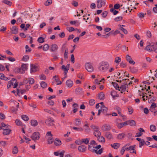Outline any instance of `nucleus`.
I'll return each mask as SVG.
<instances>
[{
	"mask_svg": "<svg viewBox=\"0 0 157 157\" xmlns=\"http://www.w3.org/2000/svg\"><path fill=\"white\" fill-rule=\"evenodd\" d=\"M120 27V28L121 30H122L124 33L125 34H127L128 33V32L127 30L125 29L124 28L121 27V25H119Z\"/></svg>",
	"mask_w": 157,
	"mask_h": 157,
	"instance_id": "09e8293b",
	"label": "nucleus"
},
{
	"mask_svg": "<svg viewBox=\"0 0 157 157\" xmlns=\"http://www.w3.org/2000/svg\"><path fill=\"white\" fill-rule=\"evenodd\" d=\"M108 109L107 107H105L104 105H102L101 107V108L99 110L101 112L104 113H106Z\"/></svg>",
	"mask_w": 157,
	"mask_h": 157,
	"instance_id": "a878e982",
	"label": "nucleus"
},
{
	"mask_svg": "<svg viewBox=\"0 0 157 157\" xmlns=\"http://www.w3.org/2000/svg\"><path fill=\"white\" fill-rule=\"evenodd\" d=\"M102 129L104 131L109 130L110 128V126L108 124H105L102 126Z\"/></svg>",
	"mask_w": 157,
	"mask_h": 157,
	"instance_id": "2eb2a0df",
	"label": "nucleus"
},
{
	"mask_svg": "<svg viewBox=\"0 0 157 157\" xmlns=\"http://www.w3.org/2000/svg\"><path fill=\"white\" fill-rule=\"evenodd\" d=\"M121 58L119 57H116L114 59V62L115 63L119 64V63L121 62Z\"/></svg>",
	"mask_w": 157,
	"mask_h": 157,
	"instance_id": "7c9ffc66",
	"label": "nucleus"
},
{
	"mask_svg": "<svg viewBox=\"0 0 157 157\" xmlns=\"http://www.w3.org/2000/svg\"><path fill=\"white\" fill-rule=\"evenodd\" d=\"M31 124L32 126L35 127L37 125L38 123L36 120H33L31 121Z\"/></svg>",
	"mask_w": 157,
	"mask_h": 157,
	"instance_id": "5701e85b",
	"label": "nucleus"
},
{
	"mask_svg": "<svg viewBox=\"0 0 157 157\" xmlns=\"http://www.w3.org/2000/svg\"><path fill=\"white\" fill-rule=\"evenodd\" d=\"M28 67V64H22L21 67L16 68L14 71L16 72L23 74L25 73V71L27 70Z\"/></svg>",
	"mask_w": 157,
	"mask_h": 157,
	"instance_id": "f03ea898",
	"label": "nucleus"
},
{
	"mask_svg": "<svg viewBox=\"0 0 157 157\" xmlns=\"http://www.w3.org/2000/svg\"><path fill=\"white\" fill-rule=\"evenodd\" d=\"M98 98L101 100H103L105 98V95L102 92L100 93L98 95Z\"/></svg>",
	"mask_w": 157,
	"mask_h": 157,
	"instance_id": "6ab92c4d",
	"label": "nucleus"
},
{
	"mask_svg": "<svg viewBox=\"0 0 157 157\" xmlns=\"http://www.w3.org/2000/svg\"><path fill=\"white\" fill-rule=\"evenodd\" d=\"M47 140L48 143V144H51L54 141V140L52 137V136H49L46 138Z\"/></svg>",
	"mask_w": 157,
	"mask_h": 157,
	"instance_id": "412c9836",
	"label": "nucleus"
},
{
	"mask_svg": "<svg viewBox=\"0 0 157 157\" xmlns=\"http://www.w3.org/2000/svg\"><path fill=\"white\" fill-rule=\"evenodd\" d=\"M25 48L26 52H30L31 51V48H29L28 45H26Z\"/></svg>",
	"mask_w": 157,
	"mask_h": 157,
	"instance_id": "338daca9",
	"label": "nucleus"
},
{
	"mask_svg": "<svg viewBox=\"0 0 157 157\" xmlns=\"http://www.w3.org/2000/svg\"><path fill=\"white\" fill-rule=\"evenodd\" d=\"M72 128L73 129L76 130L77 131L82 132L83 130V128L81 127H72Z\"/></svg>",
	"mask_w": 157,
	"mask_h": 157,
	"instance_id": "37998d69",
	"label": "nucleus"
},
{
	"mask_svg": "<svg viewBox=\"0 0 157 157\" xmlns=\"http://www.w3.org/2000/svg\"><path fill=\"white\" fill-rule=\"evenodd\" d=\"M11 33L14 34H16L18 33V29L15 26H13L11 28Z\"/></svg>",
	"mask_w": 157,
	"mask_h": 157,
	"instance_id": "ddd939ff",
	"label": "nucleus"
},
{
	"mask_svg": "<svg viewBox=\"0 0 157 157\" xmlns=\"http://www.w3.org/2000/svg\"><path fill=\"white\" fill-rule=\"evenodd\" d=\"M18 152V149L17 147L15 146L13 150V153L14 154H16Z\"/></svg>",
	"mask_w": 157,
	"mask_h": 157,
	"instance_id": "de8ad7c7",
	"label": "nucleus"
},
{
	"mask_svg": "<svg viewBox=\"0 0 157 157\" xmlns=\"http://www.w3.org/2000/svg\"><path fill=\"white\" fill-rule=\"evenodd\" d=\"M120 144L119 143H114L113 144H111V146L114 149H117L120 146Z\"/></svg>",
	"mask_w": 157,
	"mask_h": 157,
	"instance_id": "393cba45",
	"label": "nucleus"
},
{
	"mask_svg": "<svg viewBox=\"0 0 157 157\" xmlns=\"http://www.w3.org/2000/svg\"><path fill=\"white\" fill-rule=\"evenodd\" d=\"M6 142L3 141H0V145H1L2 146L4 147L6 144Z\"/></svg>",
	"mask_w": 157,
	"mask_h": 157,
	"instance_id": "13d9d810",
	"label": "nucleus"
},
{
	"mask_svg": "<svg viewBox=\"0 0 157 157\" xmlns=\"http://www.w3.org/2000/svg\"><path fill=\"white\" fill-rule=\"evenodd\" d=\"M125 59L126 60L128 61L129 63L134 65L135 63V62H134L132 59L131 57L128 55L127 54L126 55L125 57Z\"/></svg>",
	"mask_w": 157,
	"mask_h": 157,
	"instance_id": "6e6552de",
	"label": "nucleus"
},
{
	"mask_svg": "<svg viewBox=\"0 0 157 157\" xmlns=\"http://www.w3.org/2000/svg\"><path fill=\"white\" fill-rule=\"evenodd\" d=\"M95 103V101L93 99H90V100L89 104L91 105H93Z\"/></svg>",
	"mask_w": 157,
	"mask_h": 157,
	"instance_id": "774afa93",
	"label": "nucleus"
},
{
	"mask_svg": "<svg viewBox=\"0 0 157 157\" xmlns=\"http://www.w3.org/2000/svg\"><path fill=\"white\" fill-rule=\"evenodd\" d=\"M96 144V143L95 141L94 140H91L89 144V145L90 146H95V145Z\"/></svg>",
	"mask_w": 157,
	"mask_h": 157,
	"instance_id": "bf43d9fd",
	"label": "nucleus"
},
{
	"mask_svg": "<svg viewBox=\"0 0 157 157\" xmlns=\"http://www.w3.org/2000/svg\"><path fill=\"white\" fill-rule=\"evenodd\" d=\"M21 117L22 119L25 121H28L29 120V117L26 115H22Z\"/></svg>",
	"mask_w": 157,
	"mask_h": 157,
	"instance_id": "58836bf2",
	"label": "nucleus"
},
{
	"mask_svg": "<svg viewBox=\"0 0 157 157\" xmlns=\"http://www.w3.org/2000/svg\"><path fill=\"white\" fill-rule=\"evenodd\" d=\"M70 23L72 25H75L76 26H78L79 25V23H78L77 21H71Z\"/></svg>",
	"mask_w": 157,
	"mask_h": 157,
	"instance_id": "473e14b6",
	"label": "nucleus"
},
{
	"mask_svg": "<svg viewBox=\"0 0 157 157\" xmlns=\"http://www.w3.org/2000/svg\"><path fill=\"white\" fill-rule=\"evenodd\" d=\"M97 6L98 8H100L102 6H104L105 4L104 0H98L97 1Z\"/></svg>",
	"mask_w": 157,
	"mask_h": 157,
	"instance_id": "0eeeda50",
	"label": "nucleus"
},
{
	"mask_svg": "<svg viewBox=\"0 0 157 157\" xmlns=\"http://www.w3.org/2000/svg\"><path fill=\"white\" fill-rule=\"evenodd\" d=\"M150 130L152 132H155L156 129V126L154 125H151L150 126Z\"/></svg>",
	"mask_w": 157,
	"mask_h": 157,
	"instance_id": "c03bdc74",
	"label": "nucleus"
},
{
	"mask_svg": "<svg viewBox=\"0 0 157 157\" xmlns=\"http://www.w3.org/2000/svg\"><path fill=\"white\" fill-rule=\"evenodd\" d=\"M95 149V146H90L89 145L88 149L90 151L94 152V151Z\"/></svg>",
	"mask_w": 157,
	"mask_h": 157,
	"instance_id": "4d7b16f0",
	"label": "nucleus"
},
{
	"mask_svg": "<svg viewBox=\"0 0 157 157\" xmlns=\"http://www.w3.org/2000/svg\"><path fill=\"white\" fill-rule=\"evenodd\" d=\"M6 29L7 28L6 27L2 26L0 29V32H4L6 30Z\"/></svg>",
	"mask_w": 157,
	"mask_h": 157,
	"instance_id": "69168bd1",
	"label": "nucleus"
},
{
	"mask_svg": "<svg viewBox=\"0 0 157 157\" xmlns=\"http://www.w3.org/2000/svg\"><path fill=\"white\" fill-rule=\"evenodd\" d=\"M15 123L17 126H21L22 125V122L19 119H17L15 120Z\"/></svg>",
	"mask_w": 157,
	"mask_h": 157,
	"instance_id": "79ce46f5",
	"label": "nucleus"
},
{
	"mask_svg": "<svg viewBox=\"0 0 157 157\" xmlns=\"http://www.w3.org/2000/svg\"><path fill=\"white\" fill-rule=\"evenodd\" d=\"M40 86L42 88H44L47 87V84L45 82L42 81L40 83Z\"/></svg>",
	"mask_w": 157,
	"mask_h": 157,
	"instance_id": "a18cd8bd",
	"label": "nucleus"
},
{
	"mask_svg": "<svg viewBox=\"0 0 157 157\" xmlns=\"http://www.w3.org/2000/svg\"><path fill=\"white\" fill-rule=\"evenodd\" d=\"M128 124L132 126H134L136 125L135 121L133 120L128 121Z\"/></svg>",
	"mask_w": 157,
	"mask_h": 157,
	"instance_id": "bb28decb",
	"label": "nucleus"
},
{
	"mask_svg": "<svg viewBox=\"0 0 157 157\" xmlns=\"http://www.w3.org/2000/svg\"><path fill=\"white\" fill-rule=\"evenodd\" d=\"M112 83L116 90H118L119 91L120 90L119 89V87L118 86V85L117 83L114 82H112Z\"/></svg>",
	"mask_w": 157,
	"mask_h": 157,
	"instance_id": "72a5a7b5",
	"label": "nucleus"
},
{
	"mask_svg": "<svg viewBox=\"0 0 157 157\" xmlns=\"http://www.w3.org/2000/svg\"><path fill=\"white\" fill-rule=\"evenodd\" d=\"M58 46L56 44H52L50 47V50L52 52H56L58 49Z\"/></svg>",
	"mask_w": 157,
	"mask_h": 157,
	"instance_id": "9b49d317",
	"label": "nucleus"
},
{
	"mask_svg": "<svg viewBox=\"0 0 157 157\" xmlns=\"http://www.w3.org/2000/svg\"><path fill=\"white\" fill-rule=\"evenodd\" d=\"M29 59V56L27 55H25L22 58V60L24 61H26Z\"/></svg>",
	"mask_w": 157,
	"mask_h": 157,
	"instance_id": "680f3d73",
	"label": "nucleus"
},
{
	"mask_svg": "<svg viewBox=\"0 0 157 157\" xmlns=\"http://www.w3.org/2000/svg\"><path fill=\"white\" fill-rule=\"evenodd\" d=\"M10 127L6 128H3V134L5 135H9L11 131V130L10 129Z\"/></svg>",
	"mask_w": 157,
	"mask_h": 157,
	"instance_id": "9d476101",
	"label": "nucleus"
},
{
	"mask_svg": "<svg viewBox=\"0 0 157 157\" xmlns=\"http://www.w3.org/2000/svg\"><path fill=\"white\" fill-rule=\"evenodd\" d=\"M44 39L42 37H39L38 40L37 41L40 43H43L44 42Z\"/></svg>",
	"mask_w": 157,
	"mask_h": 157,
	"instance_id": "864d4df0",
	"label": "nucleus"
},
{
	"mask_svg": "<svg viewBox=\"0 0 157 157\" xmlns=\"http://www.w3.org/2000/svg\"><path fill=\"white\" fill-rule=\"evenodd\" d=\"M54 122V120L52 117H48L45 121V123L48 126H54L55 125Z\"/></svg>",
	"mask_w": 157,
	"mask_h": 157,
	"instance_id": "20e7f679",
	"label": "nucleus"
},
{
	"mask_svg": "<svg viewBox=\"0 0 157 157\" xmlns=\"http://www.w3.org/2000/svg\"><path fill=\"white\" fill-rule=\"evenodd\" d=\"M26 81H27V82H29V83L30 84H33L35 82L34 79L31 78H29L26 80H24V82L26 83Z\"/></svg>",
	"mask_w": 157,
	"mask_h": 157,
	"instance_id": "f8f14e48",
	"label": "nucleus"
},
{
	"mask_svg": "<svg viewBox=\"0 0 157 157\" xmlns=\"http://www.w3.org/2000/svg\"><path fill=\"white\" fill-rule=\"evenodd\" d=\"M75 143L78 145L81 144H82V139L76 140L75 141Z\"/></svg>",
	"mask_w": 157,
	"mask_h": 157,
	"instance_id": "e2e57ef3",
	"label": "nucleus"
},
{
	"mask_svg": "<svg viewBox=\"0 0 157 157\" xmlns=\"http://www.w3.org/2000/svg\"><path fill=\"white\" fill-rule=\"evenodd\" d=\"M70 61L72 63L74 64L75 62V58L73 54H72L71 55V57L70 58Z\"/></svg>",
	"mask_w": 157,
	"mask_h": 157,
	"instance_id": "49530a36",
	"label": "nucleus"
},
{
	"mask_svg": "<svg viewBox=\"0 0 157 157\" xmlns=\"http://www.w3.org/2000/svg\"><path fill=\"white\" fill-rule=\"evenodd\" d=\"M156 107V105L155 103H152L150 107L149 110L151 112H153L155 110V108Z\"/></svg>",
	"mask_w": 157,
	"mask_h": 157,
	"instance_id": "aec40b11",
	"label": "nucleus"
},
{
	"mask_svg": "<svg viewBox=\"0 0 157 157\" xmlns=\"http://www.w3.org/2000/svg\"><path fill=\"white\" fill-rule=\"evenodd\" d=\"M128 86V85L127 83H125V85H122L120 87V89H121L120 91H125L126 90V88ZM121 93H122V92H121Z\"/></svg>",
	"mask_w": 157,
	"mask_h": 157,
	"instance_id": "4be33fe9",
	"label": "nucleus"
},
{
	"mask_svg": "<svg viewBox=\"0 0 157 157\" xmlns=\"http://www.w3.org/2000/svg\"><path fill=\"white\" fill-rule=\"evenodd\" d=\"M82 139V144L84 143L86 144H87L89 142V138H86Z\"/></svg>",
	"mask_w": 157,
	"mask_h": 157,
	"instance_id": "f704fd0d",
	"label": "nucleus"
},
{
	"mask_svg": "<svg viewBox=\"0 0 157 157\" xmlns=\"http://www.w3.org/2000/svg\"><path fill=\"white\" fill-rule=\"evenodd\" d=\"M130 69L131 72L132 73H135L137 71V69L136 68V67H130Z\"/></svg>",
	"mask_w": 157,
	"mask_h": 157,
	"instance_id": "ea45409f",
	"label": "nucleus"
},
{
	"mask_svg": "<svg viewBox=\"0 0 157 157\" xmlns=\"http://www.w3.org/2000/svg\"><path fill=\"white\" fill-rule=\"evenodd\" d=\"M38 70V66L36 64H32L30 65V73H34Z\"/></svg>",
	"mask_w": 157,
	"mask_h": 157,
	"instance_id": "39448f33",
	"label": "nucleus"
},
{
	"mask_svg": "<svg viewBox=\"0 0 157 157\" xmlns=\"http://www.w3.org/2000/svg\"><path fill=\"white\" fill-rule=\"evenodd\" d=\"M114 9H113V8H112L110 9V11L111 12L113 13V14L114 15H115L118 13L119 12L118 11L115 10Z\"/></svg>",
	"mask_w": 157,
	"mask_h": 157,
	"instance_id": "3c124183",
	"label": "nucleus"
},
{
	"mask_svg": "<svg viewBox=\"0 0 157 157\" xmlns=\"http://www.w3.org/2000/svg\"><path fill=\"white\" fill-rule=\"evenodd\" d=\"M144 49L145 50L149 52H152L153 51L151 47L149 45L147 46Z\"/></svg>",
	"mask_w": 157,
	"mask_h": 157,
	"instance_id": "cd10ccee",
	"label": "nucleus"
},
{
	"mask_svg": "<svg viewBox=\"0 0 157 157\" xmlns=\"http://www.w3.org/2000/svg\"><path fill=\"white\" fill-rule=\"evenodd\" d=\"M111 95L114 99H115V98L118 97V95L114 91H112L111 93Z\"/></svg>",
	"mask_w": 157,
	"mask_h": 157,
	"instance_id": "b1692460",
	"label": "nucleus"
},
{
	"mask_svg": "<svg viewBox=\"0 0 157 157\" xmlns=\"http://www.w3.org/2000/svg\"><path fill=\"white\" fill-rule=\"evenodd\" d=\"M109 66V64L108 62L103 61L99 63L98 68L100 71L105 72L108 71Z\"/></svg>",
	"mask_w": 157,
	"mask_h": 157,
	"instance_id": "f257e3e1",
	"label": "nucleus"
},
{
	"mask_svg": "<svg viewBox=\"0 0 157 157\" xmlns=\"http://www.w3.org/2000/svg\"><path fill=\"white\" fill-rule=\"evenodd\" d=\"M40 137V135L39 132H34L31 136L32 139L34 141L38 140Z\"/></svg>",
	"mask_w": 157,
	"mask_h": 157,
	"instance_id": "423d86ee",
	"label": "nucleus"
},
{
	"mask_svg": "<svg viewBox=\"0 0 157 157\" xmlns=\"http://www.w3.org/2000/svg\"><path fill=\"white\" fill-rule=\"evenodd\" d=\"M94 134L96 137H98L100 136L101 135V133L98 129L97 130H96L94 131Z\"/></svg>",
	"mask_w": 157,
	"mask_h": 157,
	"instance_id": "f3484780",
	"label": "nucleus"
},
{
	"mask_svg": "<svg viewBox=\"0 0 157 157\" xmlns=\"http://www.w3.org/2000/svg\"><path fill=\"white\" fill-rule=\"evenodd\" d=\"M72 106L73 107L74 109L72 111L73 113H75L78 110V105L76 103H74Z\"/></svg>",
	"mask_w": 157,
	"mask_h": 157,
	"instance_id": "a211bd4d",
	"label": "nucleus"
},
{
	"mask_svg": "<svg viewBox=\"0 0 157 157\" xmlns=\"http://www.w3.org/2000/svg\"><path fill=\"white\" fill-rule=\"evenodd\" d=\"M52 1L51 0H48L44 3V5L46 6H48L52 3Z\"/></svg>",
	"mask_w": 157,
	"mask_h": 157,
	"instance_id": "603ef678",
	"label": "nucleus"
},
{
	"mask_svg": "<svg viewBox=\"0 0 157 157\" xmlns=\"http://www.w3.org/2000/svg\"><path fill=\"white\" fill-rule=\"evenodd\" d=\"M146 14V13H140L138 14V16L140 18H142L144 17L145 15Z\"/></svg>",
	"mask_w": 157,
	"mask_h": 157,
	"instance_id": "8fccbe9b",
	"label": "nucleus"
},
{
	"mask_svg": "<svg viewBox=\"0 0 157 157\" xmlns=\"http://www.w3.org/2000/svg\"><path fill=\"white\" fill-rule=\"evenodd\" d=\"M106 137L108 139L110 140L112 138L111 134L109 132H107L105 134Z\"/></svg>",
	"mask_w": 157,
	"mask_h": 157,
	"instance_id": "c9c22d12",
	"label": "nucleus"
},
{
	"mask_svg": "<svg viewBox=\"0 0 157 157\" xmlns=\"http://www.w3.org/2000/svg\"><path fill=\"white\" fill-rule=\"evenodd\" d=\"M2 2L9 6H11L12 4V3L10 1L7 0H3Z\"/></svg>",
	"mask_w": 157,
	"mask_h": 157,
	"instance_id": "e433bc0d",
	"label": "nucleus"
},
{
	"mask_svg": "<svg viewBox=\"0 0 157 157\" xmlns=\"http://www.w3.org/2000/svg\"><path fill=\"white\" fill-rule=\"evenodd\" d=\"M86 69L89 72H92L94 71V68L92 63L88 62L85 63V65Z\"/></svg>",
	"mask_w": 157,
	"mask_h": 157,
	"instance_id": "7ed1b4c3",
	"label": "nucleus"
},
{
	"mask_svg": "<svg viewBox=\"0 0 157 157\" xmlns=\"http://www.w3.org/2000/svg\"><path fill=\"white\" fill-rule=\"evenodd\" d=\"M54 143L56 146H60L62 144L61 141L58 138H56L55 139Z\"/></svg>",
	"mask_w": 157,
	"mask_h": 157,
	"instance_id": "dca6fc26",
	"label": "nucleus"
},
{
	"mask_svg": "<svg viewBox=\"0 0 157 157\" xmlns=\"http://www.w3.org/2000/svg\"><path fill=\"white\" fill-rule=\"evenodd\" d=\"M15 81H16V80L14 78H12V79L8 82L7 86V88L9 89L11 87V86L13 84V83Z\"/></svg>",
	"mask_w": 157,
	"mask_h": 157,
	"instance_id": "4468645a",
	"label": "nucleus"
},
{
	"mask_svg": "<svg viewBox=\"0 0 157 157\" xmlns=\"http://www.w3.org/2000/svg\"><path fill=\"white\" fill-rule=\"evenodd\" d=\"M49 48V46L48 44H45L43 47V50L44 51H47Z\"/></svg>",
	"mask_w": 157,
	"mask_h": 157,
	"instance_id": "a19ab883",
	"label": "nucleus"
},
{
	"mask_svg": "<svg viewBox=\"0 0 157 157\" xmlns=\"http://www.w3.org/2000/svg\"><path fill=\"white\" fill-rule=\"evenodd\" d=\"M1 126L3 128H8L9 127H10L8 124H6L4 123H2L1 124Z\"/></svg>",
	"mask_w": 157,
	"mask_h": 157,
	"instance_id": "5fc2aeb1",
	"label": "nucleus"
},
{
	"mask_svg": "<svg viewBox=\"0 0 157 157\" xmlns=\"http://www.w3.org/2000/svg\"><path fill=\"white\" fill-rule=\"evenodd\" d=\"M82 90V88L80 87H78L75 90V92L77 94L79 93Z\"/></svg>",
	"mask_w": 157,
	"mask_h": 157,
	"instance_id": "0e129e2a",
	"label": "nucleus"
},
{
	"mask_svg": "<svg viewBox=\"0 0 157 157\" xmlns=\"http://www.w3.org/2000/svg\"><path fill=\"white\" fill-rule=\"evenodd\" d=\"M125 136V134L123 133L119 134L117 136V138L120 140L124 138Z\"/></svg>",
	"mask_w": 157,
	"mask_h": 157,
	"instance_id": "c756f323",
	"label": "nucleus"
},
{
	"mask_svg": "<svg viewBox=\"0 0 157 157\" xmlns=\"http://www.w3.org/2000/svg\"><path fill=\"white\" fill-rule=\"evenodd\" d=\"M62 69L64 71V74H67L68 72V69H67L64 65H62L61 67Z\"/></svg>",
	"mask_w": 157,
	"mask_h": 157,
	"instance_id": "2f4dec72",
	"label": "nucleus"
},
{
	"mask_svg": "<svg viewBox=\"0 0 157 157\" xmlns=\"http://www.w3.org/2000/svg\"><path fill=\"white\" fill-rule=\"evenodd\" d=\"M156 100V98L155 97H151L150 98L148 99V102L149 103H152L153 102L155 101Z\"/></svg>",
	"mask_w": 157,
	"mask_h": 157,
	"instance_id": "4c0bfd02",
	"label": "nucleus"
},
{
	"mask_svg": "<svg viewBox=\"0 0 157 157\" xmlns=\"http://www.w3.org/2000/svg\"><path fill=\"white\" fill-rule=\"evenodd\" d=\"M40 79L41 80H45L46 78V76L44 74H41L39 76Z\"/></svg>",
	"mask_w": 157,
	"mask_h": 157,
	"instance_id": "6e6d98bb",
	"label": "nucleus"
},
{
	"mask_svg": "<svg viewBox=\"0 0 157 157\" xmlns=\"http://www.w3.org/2000/svg\"><path fill=\"white\" fill-rule=\"evenodd\" d=\"M122 17L119 16V17H116L114 19V20L116 21H118L121 20H122Z\"/></svg>",
	"mask_w": 157,
	"mask_h": 157,
	"instance_id": "052dcab7",
	"label": "nucleus"
},
{
	"mask_svg": "<svg viewBox=\"0 0 157 157\" xmlns=\"http://www.w3.org/2000/svg\"><path fill=\"white\" fill-rule=\"evenodd\" d=\"M98 140L99 142H100L102 143H104L105 142V139L104 137L102 136H99L98 137Z\"/></svg>",
	"mask_w": 157,
	"mask_h": 157,
	"instance_id": "c85d7f7f",
	"label": "nucleus"
},
{
	"mask_svg": "<svg viewBox=\"0 0 157 157\" xmlns=\"http://www.w3.org/2000/svg\"><path fill=\"white\" fill-rule=\"evenodd\" d=\"M78 149L81 152H84L86 150V147L84 145H81L78 147Z\"/></svg>",
	"mask_w": 157,
	"mask_h": 157,
	"instance_id": "1a4fd4ad",
	"label": "nucleus"
}]
</instances>
